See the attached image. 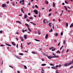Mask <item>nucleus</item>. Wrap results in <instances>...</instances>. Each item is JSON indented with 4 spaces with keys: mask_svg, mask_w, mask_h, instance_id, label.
<instances>
[{
    "mask_svg": "<svg viewBox=\"0 0 73 73\" xmlns=\"http://www.w3.org/2000/svg\"><path fill=\"white\" fill-rule=\"evenodd\" d=\"M73 61H72L70 63H66L65 64H64V66H69V65H71L72 64H73Z\"/></svg>",
    "mask_w": 73,
    "mask_h": 73,
    "instance_id": "1",
    "label": "nucleus"
},
{
    "mask_svg": "<svg viewBox=\"0 0 73 73\" xmlns=\"http://www.w3.org/2000/svg\"><path fill=\"white\" fill-rule=\"evenodd\" d=\"M33 12H34L36 14V15H37L38 14V11L37 10H35L33 11Z\"/></svg>",
    "mask_w": 73,
    "mask_h": 73,
    "instance_id": "2",
    "label": "nucleus"
},
{
    "mask_svg": "<svg viewBox=\"0 0 73 73\" xmlns=\"http://www.w3.org/2000/svg\"><path fill=\"white\" fill-rule=\"evenodd\" d=\"M21 12H22L23 13H25L24 11V9H23V8H21Z\"/></svg>",
    "mask_w": 73,
    "mask_h": 73,
    "instance_id": "3",
    "label": "nucleus"
},
{
    "mask_svg": "<svg viewBox=\"0 0 73 73\" xmlns=\"http://www.w3.org/2000/svg\"><path fill=\"white\" fill-rule=\"evenodd\" d=\"M2 7H7V5L5 4H3L2 5Z\"/></svg>",
    "mask_w": 73,
    "mask_h": 73,
    "instance_id": "4",
    "label": "nucleus"
},
{
    "mask_svg": "<svg viewBox=\"0 0 73 73\" xmlns=\"http://www.w3.org/2000/svg\"><path fill=\"white\" fill-rule=\"evenodd\" d=\"M53 58H58L59 56H58L56 55L55 56H53Z\"/></svg>",
    "mask_w": 73,
    "mask_h": 73,
    "instance_id": "5",
    "label": "nucleus"
},
{
    "mask_svg": "<svg viewBox=\"0 0 73 73\" xmlns=\"http://www.w3.org/2000/svg\"><path fill=\"white\" fill-rule=\"evenodd\" d=\"M48 34H46V36H45V38L46 39L47 38H48Z\"/></svg>",
    "mask_w": 73,
    "mask_h": 73,
    "instance_id": "6",
    "label": "nucleus"
},
{
    "mask_svg": "<svg viewBox=\"0 0 73 73\" xmlns=\"http://www.w3.org/2000/svg\"><path fill=\"white\" fill-rule=\"evenodd\" d=\"M6 45H7V46H11V45H10L9 44H7V43H5Z\"/></svg>",
    "mask_w": 73,
    "mask_h": 73,
    "instance_id": "7",
    "label": "nucleus"
},
{
    "mask_svg": "<svg viewBox=\"0 0 73 73\" xmlns=\"http://www.w3.org/2000/svg\"><path fill=\"white\" fill-rule=\"evenodd\" d=\"M46 64H42L41 65V66H45L46 65Z\"/></svg>",
    "mask_w": 73,
    "mask_h": 73,
    "instance_id": "8",
    "label": "nucleus"
},
{
    "mask_svg": "<svg viewBox=\"0 0 73 73\" xmlns=\"http://www.w3.org/2000/svg\"><path fill=\"white\" fill-rule=\"evenodd\" d=\"M73 26V23H72L71 24V25L70 26V28H72Z\"/></svg>",
    "mask_w": 73,
    "mask_h": 73,
    "instance_id": "9",
    "label": "nucleus"
},
{
    "mask_svg": "<svg viewBox=\"0 0 73 73\" xmlns=\"http://www.w3.org/2000/svg\"><path fill=\"white\" fill-rule=\"evenodd\" d=\"M12 44L14 46H16V44H15L14 42H12Z\"/></svg>",
    "mask_w": 73,
    "mask_h": 73,
    "instance_id": "10",
    "label": "nucleus"
},
{
    "mask_svg": "<svg viewBox=\"0 0 73 73\" xmlns=\"http://www.w3.org/2000/svg\"><path fill=\"white\" fill-rule=\"evenodd\" d=\"M24 38L25 39H27V35H24Z\"/></svg>",
    "mask_w": 73,
    "mask_h": 73,
    "instance_id": "11",
    "label": "nucleus"
},
{
    "mask_svg": "<svg viewBox=\"0 0 73 73\" xmlns=\"http://www.w3.org/2000/svg\"><path fill=\"white\" fill-rule=\"evenodd\" d=\"M25 26H27L28 28V27H29V25H28L27 23H25Z\"/></svg>",
    "mask_w": 73,
    "mask_h": 73,
    "instance_id": "12",
    "label": "nucleus"
},
{
    "mask_svg": "<svg viewBox=\"0 0 73 73\" xmlns=\"http://www.w3.org/2000/svg\"><path fill=\"white\" fill-rule=\"evenodd\" d=\"M16 22H17V23H18L19 24H21V23L20 21H17Z\"/></svg>",
    "mask_w": 73,
    "mask_h": 73,
    "instance_id": "13",
    "label": "nucleus"
},
{
    "mask_svg": "<svg viewBox=\"0 0 73 73\" xmlns=\"http://www.w3.org/2000/svg\"><path fill=\"white\" fill-rule=\"evenodd\" d=\"M52 69H56L57 68H56L55 67H51Z\"/></svg>",
    "mask_w": 73,
    "mask_h": 73,
    "instance_id": "14",
    "label": "nucleus"
},
{
    "mask_svg": "<svg viewBox=\"0 0 73 73\" xmlns=\"http://www.w3.org/2000/svg\"><path fill=\"white\" fill-rule=\"evenodd\" d=\"M27 16H27V15H25V16H24V18L25 19H26V18H27Z\"/></svg>",
    "mask_w": 73,
    "mask_h": 73,
    "instance_id": "15",
    "label": "nucleus"
},
{
    "mask_svg": "<svg viewBox=\"0 0 73 73\" xmlns=\"http://www.w3.org/2000/svg\"><path fill=\"white\" fill-rule=\"evenodd\" d=\"M45 20L46 21V19H44L43 21V22L44 24H45V23H46V22L45 21Z\"/></svg>",
    "mask_w": 73,
    "mask_h": 73,
    "instance_id": "16",
    "label": "nucleus"
},
{
    "mask_svg": "<svg viewBox=\"0 0 73 73\" xmlns=\"http://www.w3.org/2000/svg\"><path fill=\"white\" fill-rule=\"evenodd\" d=\"M48 57L50 59V58H53V57H52V56H48Z\"/></svg>",
    "mask_w": 73,
    "mask_h": 73,
    "instance_id": "17",
    "label": "nucleus"
},
{
    "mask_svg": "<svg viewBox=\"0 0 73 73\" xmlns=\"http://www.w3.org/2000/svg\"><path fill=\"white\" fill-rule=\"evenodd\" d=\"M45 3L46 4H48V1L46 0L45 1Z\"/></svg>",
    "mask_w": 73,
    "mask_h": 73,
    "instance_id": "18",
    "label": "nucleus"
},
{
    "mask_svg": "<svg viewBox=\"0 0 73 73\" xmlns=\"http://www.w3.org/2000/svg\"><path fill=\"white\" fill-rule=\"evenodd\" d=\"M38 35H41V33H40V31H38Z\"/></svg>",
    "mask_w": 73,
    "mask_h": 73,
    "instance_id": "19",
    "label": "nucleus"
},
{
    "mask_svg": "<svg viewBox=\"0 0 73 73\" xmlns=\"http://www.w3.org/2000/svg\"><path fill=\"white\" fill-rule=\"evenodd\" d=\"M33 54H37V53L35 52H32Z\"/></svg>",
    "mask_w": 73,
    "mask_h": 73,
    "instance_id": "20",
    "label": "nucleus"
},
{
    "mask_svg": "<svg viewBox=\"0 0 73 73\" xmlns=\"http://www.w3.org/2000/svg\"><path fill=\"white\" fill-rule=\"evenodd\" d=\"M64 7H65V9H66V10L67 11H68V8L66 7V6H64Z\"/></svg>",
    "mask_w": 73,
    "mask_h": 73,
    "instance_id": "21",
    "label": "nucleus"
},
{
    "mask_svg": "<svg viewBox=\"0 0 73 73\" xmlns=\"http://www.w3.org/2000/svg\"><path fill=\"white\" fill-rule=\"evenodd\" d=\"M49 32H53V29H51L49 31Z\"/></svg>",
    "mask_w": 73,
    "mask_h": 73,
    "instance_id": "22",
    "label": "nucleus"
},
{
    "mask_svg": "<svg viewBox=\"0 0 73 73\" xmlns=\"http://www.w3.org/2000/svg\"><path fill=\"white\" fill-rule=\"evenodd\" d=\"M21 38V41H24V39L23 38H22V37H20Z\"/></svg>",
    "mask_w": 73,
    "mask_h": 73,
    "instance_id": "23",
    "label": "nucleus"
},
{
    "mask_svg": "<svg viewBox=\"0 0 73 73\" xmlns=\"http://www.w3.org/2000/svg\"><path fill=\"white\" fill-rule=\"evenodd\" d=\"M56 53H60V51H59V50H58L57 52H56Z\"/></svg>",
    "mask_w": 73,
    "mask_h": 73,
    "instance_id": "24",
    "label": "nucleus"
},
{
    "mask_svg": "<svg viewBox=\"0 0 73 73\" xmlns=\"http://www.w3.org/2000/svg\"><path fill=\"white\" fill-rule=\"evenodd\" d=\"M28 30H29V31H30V32H31V29H30V28H29V27H28Z\"/></svg>",
    "mask_w": 73,
    "mask_h": 73,
    "instance_id": "25",
    "label": "nucleus"
},
{
    "mask_svg": "<svg viewBox=\"0 0 73 73\" xmlns=\"http://www.w3.org/2000/svg\"><path fill=\"white\" fill-rule=\"evenodd\" d=\"M35 41H39V42H40V40H37V39H35Z\"/></svg>",
    "mask_w": 73,
    "mask_h": 73,
    "instance_id": "26",
    "label": "nucleus"
},
{
    "mask_svg": "<svg viewBox=\"0 0 73 73\" xmlns=\"http://www.w3.org/2000/svg\"><path fill=\"white\" fill-rule=\"evenodd\" d=\"M58 33H56V34L55 35L56 37H57V36H58Z\"/></svg>",
    "mask_w": 73,
    "mask_h": 73,
    "instance_id": "27",
    "label": "nucleus"
},
{
    "mask_svg": "<svg viewBox=\"0 0 73 73\" xmlns=\"http://www.w3.org/2000/svg\"><path fill=\"white\" fill-rule=\"evenodd\" d=\"M19 54V55H21V56H23V55L24 54H23V53H21Z\"/></svg>",
    "mask_w": 73,
    "mask_h": 73,
    "instance_id": "28",
    "label": "nucleus"
},
{
    "mask_svg": "<svg viewBox=\"0 0 73 73\" xmlns=\"http://www.w3.org/2000/svg\"><path fill=\"white\" fill-rule=\"evenodd\" d=\"M25 69H27V66H24Z\"/></svg>",
    "mask_w": 73,
    "mask_h": 73,
    "instance_id": "29",
    "label": "nucleus"
},
{
    "mask_svg": "<svg viewBox=\"0 0 73 73\" xmlns=\"http://www.w3.org/2000/svg\"><path fill=\"white\" fill-rule=\"evenodd\" d=\"M63 47H64V46L62 45V47L61 48H60V50H61V49H62V48H63Z\"/></svg>",
    "mask_w": 73,
    "mask_h": 73,
    "instance_id": "30",
    "label": "nucleus"
},
{
    "mask_svg": "<svg viewBox=\"0 0 73 73\" xmlns=\"http://www.w3.org/2000/svg\"><path fill=\"white\" fill-rule=\"evenodd\" d=\"M66 27H68V23H66Z\"/></svg>",
    "mask_w": 73,
    "mask_h": 73,
    "instance_id": "31",
    "label": "nucleus"
},
{
    "mask_svg": "<svg viewBox=\"0 0 73 73\" xmlns=\"http://www.w3.org/2000/svg\"><path fill=\"white\" fill-rule=\"evenodd\" d=\"M53 7H55V3H54V2L53 3Z\"/></svg>",
    "mask_w": 73,
    "mask_h": 73,
    "instance_id": "32",
    "label": "nucleus"
},
{
    "mask_svg": "<svg viewBox=\"0 0 73 73\" xmlns=\"http://www.w3.org/2000/svg\"><path fill=\"white\" fill-rule=\"evenodd\" d=\"M41 14H40V13H38V17H40V16H41Z\"/></svg>",
    "mask_w": 73,
    "mask_h": 73,
    "instance_id": "33",
    "label": "nucleus"
},
{
    "mask_svg": "<svg viewBox=\"0 0 73 73\" xmlns=\"http://www.w3.org/2000/svg\"><path fill=\"white\" fill-rule=\"evenodd\" d=\"M50 66H53V65H54V64H52L51 63L50 64Z\"/></svg>",
    "mask_w": 73,
    "mask_h": 73,
    "instance_id": "34",
    "label": "nucleus"
},
{
    "mask_svg": "<svg viewBox=\"0 0 73 73\" xmlns=\"http://www.w3.org/2000/svg\"><path fill=\"white\" fill-rule=\"evenodd\" d=\"M30 19H33V18L32 17H29Z\"/></svg>",
    "mask_w": 73,
    "mask_h": 73,
    "instance_id": "35",
    "label": "nucleus"
},
{
    "mask_svg": "<svg viewBox=\"0 0 73 73\" xmlns=\"http://www.w3.org/2000/svg\"><path fill=\"white\" fill-rule=\"evenodd\" d=\"M9 67H10V68H11L12 69H13V67H12V66H9Z\"/></svg>",
    "mask_w": 73,
    "mask_h": 73,
    "instance_id": "36",
    "label": "nucleus"
},
{
    "mask_svg": "<svg viewBox=\"0 0 73 73\" xmlns=\"http://www.w3.org/2000/svg\"><path fill=\"white\" fill-rule=\"evenodd\" d=\"M65 43H66V42H65V40H64V45H65Z\"/></svg>",
    "mask_w": 73,
    "mask_h": 73,
    "instance_id": "37",
    "label": "nucleus"
},
{
    "mask_svg": "<svg viewBox=\"0 0 73 73\" xmlns=\"http://www.w3.org/2000/svg\"><path fill=\"white\" fill-rule=\"evenodd\" d=\"M35 7L36 8H38V6H37V5H35Z\"/></svg>",
    "mask_w": 73,
    "mask_h": 73,
    "instance_id": "38",
    "label": "nucleus"
},
{
    "mask_svg": "<svg viewBox=\"0 0 73 73\" xmlns=\"http://www.w3.org/2000/svg\"><path fill=\"white\" fill-rule=\"evenodd\" d=\"M56 73H59L58 72V70H56Z\"/></svg>",
    "mask_w": 73,
    "mask_h": 73,
    "instance_id": "39",
    "label": "nucleus"
},
{
    "mask_svg": "<svg viewBox=\"0 0 73 73\" xmlns=\"http://www.w3.org/2000/svg\"><path fill=\"white\" fill-rule=\"evenodd\" d=\"M65 3H66V4H68V2H67V1H65Z\"/></svg>",
    "mask_w": 73,
    "mask_h": 73,
    "instance_id": "40",
    "label": "nucleus"
},
{
    "mask_svg": "<svg viewBox=\"0 0 73 73\" xmlns=\"http://www.w3.org/2000/svg\"><path fill=\"white\" fill-rule=\"evenodd\" d=\"M60 35L61 36H62V35H63V33L62 32H61V33Z\"/></svg>",
    "mask_w": 73,
    "mask_h": 73,
    "instance_id": "41",
    "label": "nucleus"
},
{
    "mask_svg": "<svg viewBox=\"0 0 73 73\" xmlns=\"http://www.w3.org/2000/svg\"><path fill=\"white\" fill-rule=\"evenodd\" d=\"M61 43V42H60V43H59L58 44V46H59L60 45V43Z\"/></svg>",
    "mask_w": 73,
    "mask_h": 73,
    "instance_id": "42",
    "label": "nucleus"
},
{
    "mask_svg": "<svg viewBox=\"0 0 73 73\" xmlns=\"http://www.w3.org/2000/svg\"><path fill=\"white\" fill-rule=\"evenodd\" d=\"M73 68V66H72L70 67V69H72V68Z\"/></svg>",
    "mask_w": 73,
    "mask_h": 73,
    "instance_id": "43",
    "label": "nucleus"
},
{
    "mask_svg": "<svg viewBox=\"0 0 73 73\" xmlns=\"http://www.w3.org/2000/svg\"><path fill=\"white\" fill-rule=\"evenodd\" d=\"M51 11H52V9H50L49 10V12H50Z\"/></svg>",
    "mask_w": 73,
    "mask_h": 73,
    "instance_id": "44",
    "label": "nucleus"
},
{
    "mask_svg": "<svg viewBox=\"0 0 73 73\" xmlns=\"http://www.w3.org/2000/svg\"><path fill=\"white\" fill-rule=\"evenodd\" d=\"M56 49V48H54V49H53L52 50V51H54V50H55Z\"/></svg>",
    "mask_w": 73,
    "mask_h": 73,
    "instance_id": "45",
    "label": "nucleus"
},
{
    "mask_svg": "<svg viewBox=\"0 0 73 73\" xmlns=\"http://www.w3.org/2000/svg\"><path fill=\"white\" fill-rule=\"evenodd\" d=\"M31 44V42H30L29 43L27 44V45H30V44Z\"/></svg>",
    "mask_w": 73,
    "mask_h": 73,
    "instance_id": "46",
    "label": "nucleus"
},
{
    "mask_svg": "<svg viewBox=\"0 0 73 73\" xmlns=\"http://www.w3.org/2000/svg\"><path fill=\"white\" fill-rule=\"evenodd\" d=\"M0 33H3V31H0Z\"/></svg>",
    "mask_w": 73,
    "mask_h": 73,
    "instance_id": "47",
    "label": "nucleus"
},
{
    "mask_svg": "<svg viewBox=\"0 0 73 73\" xmlns=\"http://www.w3.org/2000/svg\"><path fill=\"white\" fill-rule=\"evenodd\" d=\"M26 21H28V22H29V19H27L26 20Z\"/></svg>",
    "mask_w": 73,
    "mask_h": 73,
    "instance_id": "48",
    "label": "nucleus"
},
{
    "mask_svg": "<svg viewBox=\"0 0 73 73\" xmlns=\"http://www.w3.org/2000/svg\"><path fill=\"white\" fill-rule=\"evenodd\" d=\"M51 15H52V14H49V15H48V16H51Z\"/></svg>",
    "mask_w": 73,
    "mask_h": 73,
    "instance_id": "49",
    "label": "nucleus"
},
{
    "mask_svg": "<svg viewBox=\"0 0 73 73\" xmlns=\"http://www.w3.org/2000/svg\"><path fill=\"white\" fill-rule=\"evenodd\" d=\"M61 67V65H59V66H58V67H59V68H60V67Z\"/></svg>",
    "mask_w": 73,
    "mask_h": 73,
    "instance_id": "50",
    "label": "nucleus"
},
{
    "mask_svg": "<svg viewBox=\"0 0 73 73\" xmlns=\"http://www.w3.org/2000/svg\"><path fill=\"white\" fill-rule=\"evenodd\" d=\"M1 13H0V17H2V16H1Z\"/></svg>",
    "mask_w": 73,
    "mask_h": 73,
    "instance_id": "51",
    "label": "nucleus"
},
{
    "mask_svg": "<svg viewBox=\"0 0 73 73\" xmlns=\"http://www.w3.org/2000/svg\"><path fill=\"white\" fill-rule=\"evenodd\" d=\"M52 28L53 29H54V25H53L52 26Z\"/></svg>",
    "mask_w": 73,
    "mask_h": 73,
    "instance_id": "52",
    "label": "nucleus"
},
{
    "mask_svg": "<svg viewBox=\"0 0 73 73\" xmlns=\"http://www.w3.org/2000/svg\"><path fill=\"white\" fill-rule=\"evenodd\" d=\"M0 46H4V45L1 44Z\"/></svg>",
    "mask_w": 73,
    "mask_h": 73,
    "instance_id": "53",
    "label": "nucleus"
},
{
    "mask_svg": "<svg viewBox=\"0 0 73 73\" xmlns=\"http://www.w3.org/2000/svg\"><path fill=\"white\" fill-rule=\"evenodd\" d=\"M25 32V31L24 30H22V32H23V33H24Z\"/></svg>",
    "mask_w": 73,
    "mask_h": 73,
    "instance_id": "54",
    "label": "nucleus"
},
{
    "mask_svg": "<svg viewBox=\"0 0 73 73\" xmlns=\"http://www.w3.org/2000/svg\"><path fill=\"white\" fill-rule=\"evenodd\" d=\"M1 64V65H3V60L2 61Z\"/></svg>",
    "mask_w": 73,
    "mask_h": 73,
    "instance_id": "55",
    "label": "nucleus"
},
{
    "mask_svg": "<svg viewBox=\"0 0 73 73\" xmlns=\"http://www.w3.org/2000/svg\"><path fill=\"white\" fill-rule=\"evenodd\" d=\"M22 2L23 3H24V0H22Z\"/></svg>",
    "mask_w": 73,
    "mask_h": 73,
    "instance_id": "56",
    "label": "nucleus"
},
{
    "mask_svg": "<svg viewBox=\"0 0 73 73\" xmlns=\"http://www.w3.org/2000/svg\"><path fill=\"white\" fill-rule=\"evenodd\" d=\"M16 57H17V58H18L19 59V58H20L17 56H16Z\"/></svg>",
    "mask_w": 73,
    "mask_h": 73,
    "instance_id": "57",
    "label": "nucleus"
},
{
    "mask_svg": "<svg viewBox=\"0 0 73 73\" xmlns=\"http://www.w3.org/2000/svg\"><path fill=\"white\" fill-rule=\"evenodd\" d=\"M58 65H56L55 66L56 68H58Z\"/></svg>",
    "mask_w": 73,
    "mask_h": 73,
    "instance_id": "58",
    "label": "nucleus"
},
{
    "mask_svg": "<svg viewBox=\"0 0 73 73\" xmlns=\"http://www.w3.org/2000/svg\"><path fill=\"white\" fill-rule=\"evenodd\" d=\"M69 51V49H68L66 51V53H68Z\"/></svg>",
    "mask_w": 73,
    "mask_h": 73,
    "instance_id": "59",
    "label": "nucleus"
},
{
    "mask_svg": "<svg viewBox=\"0 0 73 73\" xmlns=\"http://www.w3.org/2000/svg\"><path fill=\"white\" fill-rule=\"evenodd\" d=\"M18 44H17V46H16V47L17 48H18Z\"/></svg>",
    "mask_w": 73,
    "mask_h": 73,
    "instance_id": "60",
    "label": "nucleus"
},
{
    "mask_svg": "<svg viewBox=\"0 0 73 73\" xmlns=\"http://www.w3.org/2000/svg\"><path fill=\"white\" fill-rule=\"evenodd\" d=\"M42 61H44V60L43 59V58H42Z\"/></svg>",
    "mask_w": 73,
    "mask_h": 73,
    "instance_id": "61",
    "label": "nucleus"
},
{
    "mask_svg": "<svg viewBox=\"0 0 73 73\" xmlns=\"http://www.w3.org/2000/svg\"><path fill=\"white\" fill-rule=\"evenodd\" d=\"M17 72H18V73H20V71H17Z\"/></svg>",
    "mask_w": 73,
    "mask_h": 73,
    "instance_id": "62",
    "label": "nucleus"
},
{
    "mask_svg": "<svg viewBox=\"0 0 73 73\" xmlns=\"http://www.w3.org/2000/svg\"><path fill=\"white\" fill-rule=\"evenodd\" d=\"M13 5L15 6V3H13Z\"/></svg>",
    "mask_w": 73,
    "mask_h": 73,
    "instance_id": "63",
    "label": "nucleus"
},
{
    "mask_svg": "<svg viewBox=\"0 0 73 73\" xmlns=\"http://www.w3.org/2000/svg\"><path fill=\"white\" fill-rule=\"evenodd\" d=\"M1 73H3V70H1Z\"/></svg>",
    "mask_w": 73,
    "mask_h": 73,
    "instance_id": "64",
    "label": "nucleus"
}]
</instances>
